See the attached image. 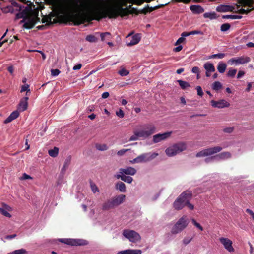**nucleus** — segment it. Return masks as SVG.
Returning a JSON list of instances; mask_svg holds the SVG:
<instances>
[{"label": "nucleus", "mask_w": 254, "mask_h": 254, "mask_svg": "<svg viewBox=\"0 0 254 254\" xmlns=\"http://www.w3.org/2000/svg\"><path fill=\"white\" fill-rule=\"evenodd\" d=\"M127 2L125 1H123L117 4L108 6L103 9H100L97 13V17L94 18L93 16L88 12H78L72 13L70 15V20L74 23V25H79L81 24H84L85 22H90L94 19L99 21L102 18L109 17V18H114L111 17V15L114 14V13L117 14L120 13V11L117 10L118 6L124 7L127 6Z\"/></svg>", "instance_id": "f257e3e1"}, {"label": "nucleus", "mask_w": 254, "mask_h": 254, "mask_svg": "<svg viewBox=\"0 0 254 254\" xmlns=\"http://www.w3.org/2000/svg\"><path fill=\"white\" fill-rule=\"evenodd\" d=\"M39 10L38 9L33 10L29 6H26L21 11L16 14L15 19L22 18L20 24L24 23L23 28L27 29H32L36 23L40 21V18L38 17Z\"/></svg>", "instance_id": "f03ea898"}, {"label": "nucleus", "mask_w": 254, "mask_h": 254, "mask_svg": "<svg viewBox=\"0 0 254 254\" xmlns=\"http://www.w3.org/2000/svg\"><path fill=\"white\" fill-rule=\"evenodd\" d=\"M192 193L191 191L186 190L182 192L176 199L173 203V207L175 210H179L187 206L190 210L194 209V206L190 203L191 199Z\"/></svg>", "instance_id": "7ed1b4c3"}, {"label": "nucleus", "mask_w": 254, "mask_h": 254, "mask_svg": "<svg viewBox=\"0 0 254 254\" xmlns=\"http://www.w3.org/2000/svg\"><path fill=\"white\" fill-rule=\"evenodd\" d=\"M144 129L134 132V135H132L129 141H134L138 139L139 137L147 138L154 133L155 131V127L154 125L148 124L144 126Z\"/></svg>", "instance_id": "20e7f679"}, {"label": "nucleus", "mask_w": 254, "mask_h": 254, "mask_svg": "<svg viewBox=\"0 0 254 254\" xmlns=\"http://www.w3.org/2000/svg\"><path fill=\"white\" fill-rule=\"evenodd\" d=\"M189 220L186 216L180 218L172 226L170 233L172 235H176L181 233L188 225Z\"/></svg>", "instance_id": "39448f33"}, {"label": "nucleus", "mask_w": 254, "mask_h": 254, "mask_svg": "<svg viewBox=\"0 0 254 254\" xmlns=\"http://www.w3.org/2000/svg\"><path fill=\"white\" fill-rule=\"evenodd\" d=\"M158 155V154L156 153H151L149 152L143 153L133 160H130V162L132 164L145 163L151 161L153 159L155 158Z\"/></svg>", "instance_id": "423d86ee"}, {"label": "nucleus", "mask_w": 254, "mask_h": 254, "mask_svg": "<svg viewBox=\"0 0 254 254\" xmlns=\"http://www.w3.org/2000/svg\"><path fill=\"white\" fill-rule=\"evenodd\" d=\"M116 8H118L117 10H118V11H120L121 13L117 14L115 12L114 13V14L111 15V17L116 18L119 16L123 17L127 16L130 14L138 13L137 9L132 7L131 5L126 6L125 8H123L122 6H118Z\"/></svg>", "instance_id": "0eeeda50"}, {"label": "nucleus", "mask_w": 254, "mask_h": 254, "mask_svg": "<svg viewBox=\"0 0 254 254\" xmlns=\"http://www.w3.org/2000/svg\"><path fill=\"white\" fill-rule=\"evenodd\" d=\"M186 149V144L183 142H180L167 148L165 152L168 156H173Z\"/></svg>", "instance_id": "6e6552de"}, {"label": "nucleus", "mask_w": 254, "mask_h": 254, "mask_svg": "<svg viewBox=\"0 0 254 254\" xmlns=\"http://www.w3.org/2000/svg\"><path fill=\"white\" fill-rule=\"evenodd\" d=\"M123 236L130 242L135 243L139 241L141 237L139 234L134 230L125 229L123 232Z\"/></svg>", "instance_id": "1a4fd4ad"}, {"label": "nucleus", "mask_w": 254, "mask_h": 254, "mask_svg": "<svg viewBox=\"0 0 254 254\" xmlns=\"http://www.w3.org/2000/svg\"><path fill=\"white\" fill-rule=\"evenodd\" d=\"M251 58L249 57L242 56L236 58H233L229 59L227 61L228 64L233 65H238L239 64H243L250 62Z\"/></svg>", "instance_id": "9d476101"}, {"label": "nucleus", "mask_w": 254, "mask_h": 254, "mask_svg": "<svg viewBox=\"0 0 254 254\" xmlns=\"http://www.w3.org/2000/svg\"><path fill=\"white\" fill-rule=\"evenodd\" d=\"M60 241L71 246H84L87 244V241L83 239H61Z\"/></svg>", "instance_id": "9b49d317"}, {"label": "nucleus", "mask_w": 254, "mask_h": 254, "mask_svg": "<svg viewBox=\"0 0 254 254\" xmlns=\"http://www.w3.org/2000/svg\"><path fill=\"white\" fill-rule=\"evenodd\" d=\"M58 13L57 12H51L49 15L43 17L42 19V22L43 23L47 22V24L46 25H50L53 23H56L58 22L57 19L53 18L58 16Z\"/></svg>", "instance_id": "f8f14e48"}, {"label": "nucleus", "mask_w": 254, "mask_h": 254, "mask_svg": "<svg viewBox=\"0 0 254 254\" xmlns=\"http://www.w3.org/2000/svg\"><path fill=\"white\" fill-rule=\"evenodd\" d=\"M220 243L223 245L225 249L229 252H234V249L233 247L232 241L228 238L221 237L219 238Z\"/></svg>", "instance_id": "ddd939ff"}, {"label": "nucleus", "mask_w": 254, "mask_h": 254, "mask_svg": "<svg viewBox=\"0 0 254 254\" xmlns=\"http://www.w3.org/2000/svg\"><path fill=\"white\" fill-rule=\"evenodd\" d=\"M172 132H167L164 133H159L153 136V141L154 143H158L162 140H164L169 138Z\"/></svg>", "instance_id": "4468645a"}, {"label": "nucleus", "mask_w": 254, "mask_h": 254, "mask_svg": "<svg viewBox=\"0 0 254 254\" xmlns=\"http://www.w3.org/2000/svg\"><path fill=\"white\" fill-rule=\"evenodd\" d=\"M211 104L212 107L218 108L228 107L230 106V104L224 99H222L218 101L211 100Z\"/></svg>", "instance_id": "2eb2a0df"}, {"label": "nucleus", "mask_w": 254, "mask_h": 254, "mask_svg": "<svg viewBox=\"0 0 254 254\" xmlns=\"http://www.w3.org/2000/svg\"><path fill=\"white\" fill-rule=\"evenodd\" d=\"M169 3V2H167L165 4H160V5H157L153 7H149V6L148 5H147L145 8H144L143 9H142V10H141L140 11V13H142V14H146L147 13H148V12H151L153 11V10L162 8V7L165 6V5H167Z\"/></svg>", "instance_id": "dca6fc26"}, {"label": "nucleus", "mask_w": 254, "mask_h": 254, "mask_svg": "<svg viewBox=\"0 0 254 254\" xmlns=\"http://www.w3.org/2000/svg\"><path fill=\"white\" fill-rule=\"evenodd\" d=\"M119 173L128 175H134L136 173V170L132 167H127L126 168H120Z\"/></svg>", "instance_id": "f3484780"}, {"label": "nucleus", "mask_w": 254, "mask_h": 254, "mask_svg": "<svg viewBox=\"0 0 254 254\" xmlns=\"http://www.w3.org/2000/svg\"><path fill=\"white\" fill-rule=\"evenodd\" d=\"M125 195L120 194L116 196L113 197V198H112V199L116 207L120 205L121 204H122L125 200Z\"/></svg>", "instance_id": "a211bd4d"}, {"label": "nucleus", "mask_w": 254, "mask_h": 254, "mask_svg": "<svg viewBox=\"0 0 254 254\" xmlns=\"http://www.w3.org/2000/svg\"><path fill=\"white\" fill-rule=\"evenodd\" d=\"M234 7L230 5H220L216 7V11L218 12H233Z\"/></svg>", "instance_id": "6ab92c4d"}, {"label": "nucleus", "mask_w": 254, "mask_h": 254, "mask_svg": "<svg viewBox=\"0 0 254 254\" xmlns=\"http://www.w3.org/2000/svg\"><path fill=\"white\" fill-rule=\"evenodd\" d=\"M28 98L27 97H23L22 98L18 104V109L20 112H23L26 110L28 106Z\"/></svg>", "instance_id": "aec40b11"}, {"label": "nucleus", "mask_w": 254, "mask_h": 254, "mask_svg": "<svg viewBox=\"0 0 254 254\" xmlns=\"http://www.w3.org/2000/svg\"><path fill=\"white\" fill-rule=\"evenodd\" d=\"M207 156L212 155L214 154L220 152L222 150V148L220 146H215L214 147L205 149Z\"/></svg>", "instance_id": "412c9836"}, {"label": "nucleus", "mask_w": 254, "mask_h": 254, "mask_svg": "<svg viewBox=\"0 0 254 254\" xmlns=\"http://www.w3.org/2000/svg\"><path fill=\"white\" fill-rule=\"evenodd\" d=\"M114 208H115V206L112 198L108 199L102 204V210L104 211L109 210Z\"/></svg>", "instance_id": "4be33fe9"}, {"label": "nucleus", "mask_w": 254, "mask_h": 254, "mask_svg": "<svg viewBox=\"0 0 254 254\" xmlns=\"http://www.w3.org/2000/svg\"><path fill=\"white\" fill-rule=\"evenodd\" d=\"M190 10L193 14H199L203 13L204 11V8L198 5H193L190 7Z\"/></svg>", "instance_id": "5701e85b"}, {"label": "nucleus", "mask_w": 254, "mask_h": 254, "mask_svg": "<svg viewBox=\"0 0 254 254\" xmlns=\"http://www.w3.org/2000/svg\"><path fill=\"white\" fill-rule=\"evenodd\" d=\"M142 251L139 249H127L120 251L117 254H141Z\"/></svg>", "instance_id": "b1692460"}, {"label": "nucleus", "mask_w": 254, "mask_h": 254, "mask_svg": "<svg viewBox=\"0 0 254 254\" xmlns=\"http://www.w3.org/2000/svg\"><path fill=\"white\" fill-rule=\"evenodd\" d=\"M115 177L118 179H121L122 181L129 184L131 183L133 181V178L131 177L126 176L124 174L122 175L120 173L117 174Z\"/></svg>", "instance_id": "393cba45"}, {"label": "nucleus", "mask_w": 254, "mask_h": 254, "mask_svg": "<svg viewBox=\"0 0 254 254\" xmlns=\"http://www.w3.org/2000/svg\"><path fill=\"white\" fill-rule=\"evenodd\" d=\"M141 39L139 34H136L131 37V39L129 42L127 43L128 46H132L139 43Z\"/></svg>", "instance_id": "a878e982"}, {"label": "nucleus", "mask_w": 254, "mask_h": 254, "mask_svg": "<svg viewBox=\"0 0 254 254\" xmlns=\"http://www.w3.org/2000/svg\"><path fill=\"white\" fill-rule=\"evenodd\" d=\"M19 115V112L18 111H14L12 112L10 116L4 121V123H8L13 120L16 119Z\"/></svg>", "instance_id": "bb28decb"}, {"label": "nucleus", "mask_w": 254, "mask_h": 254, "mask_svg": "<svg viewBox=\"0 0 254 254\" xmlns=\"http://www.w3.org/2000/svg\"><path fill=\"white\" fill-rule=\"evenodd\" d=\"M204 68L207 71L213 72L215 71V68L214 65L209 62L206 63L204 65Z\"/></svg>", "instance_id": "cd10ccee"}, {"label": "nucleus", "mask_w": 254, "mask_h": 254, "mask_svg": "<svg viewBox=\"0 0 254 254\" xmlns=\"http://www.w3.org/2000/svg\"><path fill=\"white\" fill-rule=\"evenodd\" d=\"M227 67V64L223 62H220L217 65V69L220 73L225 72Z\"/></svg>", "instance_id": "c85d7f7f"}, {"label": "nucleus", "mask_w": 254, "mask_h": 254, "mask_svg": "<svg viewBox=\"0 0 254 254\" xmlns=\"http://www.w3.org/2000/svg\"><path fill=\"white\" fill-rule=\"evenodd\" d=\"M116 189L119 190L122 192H125L126 191L125 184L122 182H118L116 185Z\"/></svg>", "instance_id": "c756f323"}, {"label": "nucleus", "mask_w": 254, "mask_h": 254, "mask_svg": "<svg viewBox=\"0 0 254 254\" xmlns=\"http://www.w3.org/2000/svg\"><path fill=\"white\" fill-rule=\"evenodd\" d=\"M216 158L218 157L220 159H226L228 158H230L231 156V153L229 152H223L219 154L216 156Z\"/></svg>", "instance_id": "7c9ffc66"}, {"label": "nucleus", "mask_w": 254, "mask_h": 254, "mask_svg": "<svg viewBox=\"0 0 254 254\" xmlns=\"http://www.w3.org/2000/svg\"><path fill=\"white\" fill-rule=\"evenodd\" d=\"M177 82L179 83L180 86L183 90H185L188 88L190 87V85L186 81H184L181 80H177Z\"/></svg>", "instance_id": "2f4dec72"}, {"label": "nucleus", "mask_w": 254, "mask_h": 254, "mask_svg": "<svg viewBox=\"0 0 254 254\" xmlns=\"http://www.w3.org/2000/svg\"><path fill=\"white\" fill-rule=\"evenodd\" d=\"M203 16L205 18H209L211 20L216 19L218 17L217 14L214 12L205 13Z\"/></svg>", "instance_id": "473e14b6"}, {"label": "nucleus", "mask_w": 254, "mask_h": 254, "mask_svg": "<svg viewBox=\"0 0 254 254\" xmlns=\"http://www.w3.org/2000/svg\"><path fill=\"white\" fill-rule=\"evenodd\" d=\"M59 152V149L57 147H54L53 149H50L48 151L49 155L52 157H56L57 156Z\"/></svg>", "instance_id": "72a5a7b5"}, {"label": "nucleus", "mask_w": 254, "mask_h": 254, "mask_svg": "<svg viewBox=\"0 0 254 254\" xmlns=\"http://www.w3.org/2000/svg\"><path fill=\"white\" fill-rule=\"evenodd\" d=\"M71 159L70 158H67L64 163V166L62 168L61 172L62 173H64L65 171L66 170L67 168L70 165Z\"/></svg>", "instance_id": "f704fd0d"}, {"label": "nucleus", "mask_w": 254, "mask_h": 254, "mask_svg": "<svg viewBox=\"0 0 254 254\" xmlns=\"http://www.w3.org/2000/svg\"><path fill=\"white\" fill-rule=\"evenodd\" d=\"M225 56V53H218L216 54H213L208 57L209 59H215V58H218V59H223Z\"/></svg>", "instance_id": "c9c22d12"}, {"label": "nucleus", "mask_w": 254, "mask_h": 254, "mask_svg": "<svg viewBox=\"0 0 254 254\" xmlns=\"http://www.w3.org/2000/svg\"><path fill=\"white\" fill-rule=\"evenodd\" d=\"M223 19H240L242 18L241 15H226L222 16Z\"/></svg>", "instance_id": "e433bc0d"}, {"label": "nucleus", "mask_w": 254, "mask_h": 254, "mask_svg": "<svg viewBox=\"0 0 254 254\" xmlns=\"http://www.w3.org/2000/svg\"><path fill=\"white\" fill-rule=\"evenodd\" d=\"M222 88V85L219 81H215L212 85V89L215 91H218Z\"/></svg>", "instance_id": "4c0bfd02"}, {"label": "nucleus", "mask_w": 254, "mask_h": 254, "mask_svg": "<svg viewBox=\"0 0 254 254\" xmlns=\"http://www.w3.org/2000/svg\"><path fill=\"white\" fill-rule=\"evenodd\" d=\"M95 146L96 149L100 151H105L108 148L107 145L105 144H96Z\"/></svg>", "instance_id": "58836bf2"}, {"label": "nucleus", "mask_w": 254, "mask_h": 254, "mask_svg": "<svg viewBox=\"0 0 254 254\" xmlns=\"http://www.w3.org/2000/svg\"><path fill=\"white\" fill-rule=\"evenodd\" d=\"M238 2L243 6H249L251 7V0H239Z\"/></svg>", "instance_id": "ea45409f"}, {"label": "nucleus", "mask_w": 254, "mask_h": 254, "mask_svg": "<svg viewBox=\"0 0 254 254\" xmlns=\"http://www.w3.org/2000/svg\"><path fill=\"white\" fill-rule=\"evenodd\" d=\"M86 40L90 42H96L97 38L93 35H88L86 36Z\"/></svg>", "instance_id": "a19ab883"}, {"label": "nucleus", "mask_w": 254, "mask_h": 254, "mask_svg": "<svg viewBox=\"0 0 254 254\" xmlns=\"http://www.w3.org/2000/svg\"><path fill=\"white\" fill-rule=\"evenodd\" d=\"M20 2L27 4V6H30L33 10L36 9L35 6L34 4L31 2L30 1L26 0H19Z\"/></svg>", "instance_id": "79ce46f5"}, {"label": "nucleus", "mask_w": 254, "mask_h": 254, "mask_svg": "<svg viewBox=\"0 0 254 254\" xmlns=\"http://www.w3.org/2000/svg\"><path fill=\"white\" fill-rule=\"evenodd\" d=\"M231 27V25L229 23H226L221 25L220 29L223 32H225L228 30Z\"/></svg>", "instance_id": "37998d69"}, {"label": "nucleus", "mask_w": 254, "mask_h": 254, "mask_svg": "<svg viewBox=\"0 0 254 254\" xmlns=\"http://www.w3.org/2000/svg\"><path fill=\"white\" fill-rule=\"evenodd\" d=\"M10 2L11 3V5H12L11 6L12 7H15L18 8L19 11H21L22 10V8H24V6L20 5V4H19L17 2H16L14 0H10Z\"/></svg>", "instance_id": "c03bdc74"}, {"label": "nucleus", "mask_w": 254, "mask_h": 254, "mask_svg": "<svg viewBox=\"0 0 254 254\" xmlns=\"http://www.w3.org/2000/svg\"><path fill=\"white\" fill-rule=\"evenodd\" d=\"M236 72L237 69H230L228 72L227 75L229 77H233L235 76Z\"/></svg>", "instance_id": "a18cd8bd"}, {"label": "nucleus", "mask_w": 254, "mask_h": 254, "mask_svg": "<svg viewBox=\"0 0 254 254\" xmlns=\"http://www.w3.org/2000/svg\"><path fill=\"white\" fill-rule=\"evenodd\" d=\"M119 74L122 76H125L129 74V71L125 68H123L119 70L118 72Z\"/></svg>", "instance_id": "49530a36"}, {"label": "nucleus", "mask_w": 254, "mask_h": 254, "mask_svg": "<svg viewBox=\"0 0 254 254\" xmlns=\"http://www.w3.org/2000/svg\"><path fill=\"white\" fill-rule=\"evenodd\" d=\"M0 213L7 217H10L11 216L9 212L2 208H0Z\"/></svg>", "instance_id": "de8ad7c7"}, {"label": "nucleus", "mask_w": 254, "mask_h": 254, "mask_svg": "<svg viewBox=\"0 0 254 254\" xmlns=\"http://www.w3.org/2000/svg\"><path fill=\"white\" fill-rule=\"evenodd\" d=\"M191 222L193 223V224L195 227L198 228L199 230H200L201 231H203V227L201 226V225L199 223L197 222L194 219H191Z\"/></svg>", "instance_id": "09e8293b"}, {"label": "nucleus", "mask_w": 254, "mask_h": 254, "mask_svg": "<svg viewBox=\"0 0 254 254\" xmlns=\"http://www.w3.org/2000/svg\"><path fill=\"white\" fill-rule=\"evenodd\" d=\"M205 156H207V155H206L205 149H203V150L198 152L196 154V157H205Z\"/></svg>", "instance_id": "8fccbe9b"}, {"label": "nucleus", "mask_w": 254, "mask_h": 254, "mask_svg": "<svg viewBox=\"0 0 254 254\" xmlns=\"http://www.w3.org/2000/svg\"><path fill=\"white\" fill-rule=\"evenodd\" d=\"M193 237L190 238L189 237H186L184 238L183 240V243L185 245L190 243L191 240H192Z\"/></svg>", "instance_id": "3c124183"}, {"label": "nucleus", "mask_w": 254, "mask_h": 254, "mask_svg": "<svg viewBox=\"0 0 254 254\" xmlns=\"http://www.w3.org/2000/svg\"><path fill=\"white\" fill-rule=\"evenodd\" d=\"M91 188L92 189V191H93V192L94 193H95L96 192L99 191V190L98 188L94 184H93V183L91 184Z\"/></svg>", "instance_id": "603ef678"}, {"label": "nucleus", "mask_w": 254, "mask_h": 254, "mask_svg": "<svg viewBox=\"0 0 254 254\" xmlns=\"http://www.w3.org/2000/svg\"><path fill=\"white\" fill-rule=\"evenodd\" d=\"M51 75L53 76H56L59 74L60 71L58 69H52L51 70Z\"/></svg>", "instance_id": "864d4df0"}, {"label": "nucleus", "mask_w": 254, "mask_h": 254, "mask_svg": "<svg viewBox=\"0 0 254 254\" xmlns=\"http://www.w3.org/2000/svg\"><path fill=\"white\" fill-rule=\"evenodd\" d=\"M29 85L28 84H25L24 85H22L21 86V89L20 92H24L26 91H29L30 89H29Z\"/></svg>", "instance_id": "5fc2aeb1"}, {"label": "nucleus", "mask_w": 254, "mask_h": 254, "mask_svg": "<svg viewBox=\"0 0 254 254\" xmlns=\"http://www.w3.org/2000/svg\"><path fill=\"white\" fill-rule=\"evenodd\" d=\"M251 11V9H247L245 10L244 9L242 8V9L239 10L237 12L240 14H248Z\"/></svg>", "instance_id": "6e6d98bb"}, {"label": "nucleus", "mask_w": 254, "mask_h": 254, "mask_svg": "<svg viewBox=\"0 0 254 254\" xmlns=\"http://www.w3.org/2000/svg\"><path fill=\"white\" fill-rule=\"evenodd\" d=\"M143 0H131L129 2L133 4H135L138 5H140L142 2Z\"/></svg>", "instance_id": "4d7b16f0"}, {"label": "nucleus", "mask_w": 254, "mask_h": 254, "mask_svg": "<svg viewBox=\"0 0 254 254\" xmlns=\"http://www.w3.org/2000/svg\"><path fill=\"white\" fill-rule=\"evenodd\" d=\"M196 89L197 90L198 95L200 96H202L203 95V92L202 88L200 86H198L196 87Z\"/></svg>", "instance_id": "13d9d810"}, {"label": "nucleus", "mask_w": 254, "mask_h": 254, "mask_svg": "<svg viewBox=\"0 0 254 254\" xmlns=\"http://www.w3.org/2000/svg\"><path fill=\"white\" fill-rule=\"evenodd\" d=\"M190 35H195V34H200V35H203V32L201 31L198 30H193L192 31L190 32Z\"/></svg>", "instance_id": "bf43d9fd"}, {"label": "nucleus", "mask_w": 254, "mask_h": 254, "mask_svg": "<svg viewBox=\"0 0 254 254\" xmlns=\"http://www.w3.org/2000/svg\"><path fill=\"white\" fill-rule=\"evenodd\" d=\"M116 115L120 118H123L124 116V113L122 109H120L118 111L116 112Z\"/></svg>", "instance_id": "052dcab7"}, {"label": "nucleus", "mask_w": 254, "mask_h": 254, "mask_svg": "<svg viewBox=\"0 0 254 254\" xmlns=\"http://www.w3.org/2000/svg\"><path fill=\"white\" fill-rule=\"evenodd\" d=\"M192 72L193 73H196L197 76L199 75V68L197 66H194L192 68Z\"/></svg>", "instance_id": "680f3d73"}, {"label": "nucleus", "mask_w": 254, "mask_h": 254, "mask_svg": "<svg viewBox=\"0 0 254 254\" xmlns=\"http://www.w3.org/2000/svg\"><path fill=\"white\" fill-rule=\"evenodd\" d=\"M129 149H121L118 151L117 154L119 156H122L127 151H128Z\"/></svg>", "instance_id": "e2e57ef3"}, {"label": "nucleus", "mask_w": 254, "mask_h": 254, "mask_svg": "<svg viewBox=\"0 0 254 254\" xmlns=\"http://www.w3.org/2000/svg\"><path fill=\"white\" fill-rule=\"evenodd\" d=\"M185 41V38L184 37H181L176 42L175 45H178L179 44L183 43Z\"/></svg>", "instance_id": "0e129e2a"}, {"label": "nucleus", "mask_w": 254, "mask_h": 254, "mask_svg": "<svg viewBox=\"0 0 254 254\" xmlns=\"http://www.w3.org/2000/svg\"><path fill=\"white\" fill-rule=\"evenodd\" d=\"M29 179H32V177L26 173L23 174L22 176L20 178L21 180H26Z\"/></svg>", "instance_id": "69168bd1"}, {"label": "nucleus", "mask_w": 254, "mask_h": 254, "mask_svg": "<svg viewBox=\"0 0 254 254\" xmlns=\"http://www.w3.org/2000/svg\"><path fill=\"white\" fill-rule=\"evenodd\" d=\"M216 156H213L210 157H208L205 159L204 161L206 163H208L212 161L214 159L216 158Z\"/></svg>", "instance_id": "338daca9"}, {"label": "nucleus", "mask_w": 254, "mask_h": 254, "mask_svg": "<svg viewBox=\"0 0 254 254\" xmlns=\"http://www.w3.org/2000/svg\"><path fill=\"white\" fill-rule=\"evenodd\" d=\"M233 127H226L223 129V131L224 132L230 133L233 132Z\"/></svg>", "instance_id": "774afa93"}]
</instances>
